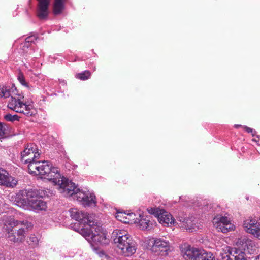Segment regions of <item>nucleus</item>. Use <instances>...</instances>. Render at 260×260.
Wrapping results in <instances>:
<instances>
[{"mask_svg": "<svg viewBox=\"0 0 260 260\" xmlns=\"http://www.w3.org/2000/svg\"><path fill=\"white\" fill-rule=\"evenodd\" d=\"M29 173L38 175L41 179H47L57 186L63 187L68 179L62 176L59 169L48 161H36L28 165Z\"/></svg>", "mask_w": 260, "mask_h": 260, "instance_id": "nucleus-1", "label": "nucleus"}, {"mask_svg": "<svg viewBox=\"0 0 260 260\" xmlns=\"http://www.w3.org/2000/svg\"><path fill=\"white\" fill-rule=\"evenodd\" d=\"M60 192L64 197L77 200L85 207H94L96 205V197L93 193L77 188L75 183L69 179L63 187H60Z\"/></svg>", "mask_w": 260, "mask_h": 260, "instance_id": "nucleus-2", "label": "nucleus"}, {"mask_svg": "<svg viewBox=\"0 0 260 260\" xmlns=\"http://www.w3.org/2000/svg\"><path fill=\"white\" fill-rule=\"evenodd\" d=\"M80 234L88 241L95 251H98V249L94 245H106L110 242L107 233L95 221L80 229Z\"/></svg>", "mask_w": 260, "mask_h": 260, "instance_id": "nucleus-3", "label": "nucleus"}, {"mask_svg": "<svg viewBox=\"0 0 260 260\" xmlns=\"http://www.w3.org/2000/svg\"><path fill=\"white\" fill-rule=\"evenodd\" d=\"M112 238L119 252L124 256H131L136 252V243L126 231L116 229L112 232Z\"/></svg>", "mask_w": 260, "mask_h": 260, "instance_id": "nucleus-4", "label": "nucleus"}, {"mask_svg": "<svg viewBox=\"0 0 260 260\" xmlns=\"http://www.w3.org/2000/svg\"><path fill=\"white\" fill-rule=\"evenodd\" d=\"M7 106L11 110L27 116H31L35 114L33 105L24 102V96L17 94L9 100Z\"/></svg>", "mask_w": 260, "mask_h": 260, "instance_id": "nucleus-5", "label": "nucleus"}, {"mask_svg": "<svg viewBox=\"0 0 260 260\" xmlns=\"http://www.w3.org/2000/svg\"><path fill=\"white\" fill-rule=\"evenodd\" d=\"M70 213L71 217L73 219L80 221V223H76L71 225V228L79 233H80V230L82 228H85L87 224H92L95 221V216L93 214H87L76 208L71 209Z\"/></svg>", "mask_w": 260, "mask_h": 260, "instance_id": "nucleus-6", "label": "nucleus"}, {"mask_svg": "<svg viewBox=\"0 0 260 260\" xmlns=\"http://www.w3.org/2000/svg\"><path fill=\"white\" fill-rule=\"evenodd\" d=\"M3 222L5 226H10V228L20 225L17 233V236L20 237V240H23L25 237L27 230L31 227V223L27 221H19L15 220L13 217L8 216L7 215L3 216Z\"/></svg>", "mask_w": 260, "mask_h": 260, "instance_id": "nucleus-7", "label": "nucleus"}, {"mask_svg": "<svg viewBox=\"0 0 260 260\" xmlns=\"http://www.w3.org/2000/svg\"><path fill=\"white\" fill-rule=\"evenodd\" d=\"M33 194L31 191L28 190L27 192V205L29 209L36 212L45 211L47 208L46 202Z\"/></svg>", "mask_w": 260, "mask_h": 260, "instance_id": "nucleus-8", "label": "nucleus"}, {"mask_svg": "<svg viewBox=\"0 0 260 260\" xmlns=\"http://www.w3.org/2000/svg\"><path fill=\"white\" fill-rule=\"evenodd\" d=\"M206 251L200 248L187 245L181 250V253L185 260H201Z\"/></svg>", "mask_w": 260, "mask_h": 260, "instance_id": "nucleus-9", "label": "nucleus"}, {"mask_svg": "<svg viewBox=\"0 0 260 260\" xmlns=\"http://www.w3.org/2000/svg\"><path fill=\"white\" fill-rule=\"evenodd\" d=\"M212 222L214 227L218 231L222 233H226L234 229V225L226 217L217 215L213 218Z\"/></svg>", "mask_w": 260, "mask_h": 260, "instance_id": "nucleus-10", "label": "nucleus"}, {"mask_svg": "<svg viewBox=\"0 0 260 260\" xmlns=\"http://www.w3.org/2000/svg\"><path fill=\"white\" fill-rule=\"evenodd\" d=\"M40 156L36 145L35 144H29L21 152V160L28 165L31 162L36 161V159Z\"/></svg>", "mask_w": 260, "mask_h": 260, "instance_id": "nucleus-11", "label": "nucleus"}, {"mask_svg": "<svg viewBox=\"0 0 260 260\" xmlns=\"http://www.w3.org/2000/svg\"><path fill=\"white\" fill-rule=\"evenodd\" d=\"M244 230L260 240V225L255 218L248 217L243 222Z\"/></svg>", "mask_w": 260, "mask_h": 260, "instance_id": "nucleus-12", "label": "nucleus"}, {"mask_svg": "<svg viewBox=\"0 0 260 260\" xmlns=\"http://www.w3.org/2000/svg\"><path fill=\"white\" fill-rule=\"evenodd\" d=\"M151 250L156 254L166 255L169 250V243L162 238H155Z\"/></svg>", "mask_w": 260, "mask_h": 260, "instance_id": "nucleus-13", "label": "nucleus"}, {"mask_svg": "<svg viewBox=\"0 0 260 260\" xmlns=\"http://www.w3.org/2000/svg\"><path fill=\"white\" fill-rule=\"evenodd\" d=\"M36 10L37 16L41 20L46 19L48 17L49 9V7L51 0H37Z\"/></svg>", "mask_w": 260, "mask_h": 260, "instance_id": "nucleus-14", "label": "nucleus"}, {"mask_svg": "<svg viewBox=\"0 0 260 260\" xmlns=\"http://www.w3.org/2000/svg\"><path fill=\"white\" fill-rule=\"evenodd\" d=\"M17 183V181L14 177L10 176L6 170L0 168V185L13 187Z\"/></svg>", "mask_w": 260, "mask_h": 260, "instance_id": "nucleus-15", "label": "nucleus"}, {"mask_svg": "<svg viewBox=\"0 0 260 260\" xmlns=\"http://www.w3.org/2000/svg\"><path fill=\"white\" fill-rule=\"evenodd\" d=\"M179 221L180 226L189 232L196 231L200 228L199 225H197L195 218H182L179 219Z\"/></svg>", "mask_w": 260, "mask_h": 260, "instance_id": "nucleus-16", "label": "nucleus"}, {"mask_svg": "<svg viewBox=\"0 0 260 260\" xmlns=\"http://www.w3.org/2000/svg\"><path fill=\"white\" fill-rule=\"evenodd\" d=\"M242 248L245 252L251 254L256 251L257 246L255 242L249 239L244 238L242 239Z\"/></svg>", "mask_w": 260, "mask_h": 260, "instance_id": "nucleus-17", "label": "nucleus"}, {"mask_svg": "<svg viewBox=\"0 0 260 260\" xmlns=\"http://www.w3.org/2000/svg\"><path fill=\"white\" fill-rule=\"evenodd\" d=\"M0 97L7 98L11 96L17 95V91L16 88L14 86H3L0 88Z\"/></svg>", "mask_w": 260, "mask_h": 260, "instance_id": "nucleus-18", "label": "nucleus"}, {"mask_svg": "<svg viewBox=\"0 0 260 260\" xmlns=\"http://www.w3.org/2000/svg\"><path fill=\"white\" fill-rule=\"evenodd\" d=\"M158 220L160 223L164 224L169 226L170 225H174L175 220L172 216L164 210H161L160 214L158 215Z\"/></svg>", "mask_w": 260, "mask_h": 260, "instance_id": "nucleus-19", "label": "nucleus"}, {"mask_svg": "<svg viewBox=\"0 0 260 260\" xmlns=\"http://www.w3.org/2000/svg\"><path fill=\"white\" fill-rule=\"evenodd\" d=\"M238 253L237 249H231L229 247L226 246L222 249V251L220 252L219 256L222 260H232V257H233V255Z\"/></svg>", "mask_w": 260, "mask_h": 260, "instance_id": "nucleus-20", "label": "nucleus"}, {"mask_svg": "<svg viewBox=\"0 0 260 260\" xmlns=\"http://www.w3.org/2000/svg\"><path fill=\"white\" fill-rule=\"evenodd\" d=\"M67 0H54L53 5V13L54 15L60 14L64 8V3Z\"/></svg>", "mask_w": 260, "mask_h": 260, "instance_id": "nucleus-21", "label": "nucleus"}, {"mask_svg": "<svg viewBox=\"0 0 260 260\" xmlns=\"http://www.w3.org/2000/svg\"><path fill=\"white\" fill-rule=\"evenodd\" d=\"M138 223L140 228L143 230H149L153 226V221H150L148 217L144 218L141 215V218H139Z\"/></svg>", "mask_w": 260, "mask_h": 260, "instance_id": "nucleus-22", "label": "nucleus"}, {"mask_svg": "<svg viewBox=\"0 0 260 260\" xmlns=\"http://www.w3.org/2000/svg\"><path fill=\"white\" fill-rule=\"evenodd\" d=\"M127 223H138L139 219L141 218V214L136 215L134 213H127Z\"/></svg>", "mask_w": 260, "mask_h": 260, "instance_id": "nucleus-23", "label": "nucleus"}, {"mask_svg": "<svg viewBox=\"0 0 260 260\" xmlns=\"http://www.w3.org/2000/svg\"><path fill=\"white\" fill-rule=\"evenodd\" d=\"M39 239L38 237L35 235H31L27 240L28 244L31 247H35L38 245Z\"/></svg>", "mask_w": 260, "mask_h": 260, "instance_id": "nucleus-24", "label": "nucleus"}, {"mask_svg": "<svg viewBox=\"0 0 260 260\" xmlns=\"http://www.w3.org/2000/svg\"><path fill=\"white\" fill-rule=\"evenodd\" d=\"M91 73L89 71H85L76 75V77L81 80H85L89 79Z\"/></svg>", "mask_w": 260, "mask_h": 260, "instance_id": "nucleus-25", "label": "nucleus"}, {"mask_svg": "<svg viewBox=\"0 0 260 260\" xmlns=\"http://www.w3.org/2000/svg\"><path fill=\"white\" fill-rule=\"evenodd\" d=\"M127 213L125 212H118L116 215V218L118 220L124 223H127Z\"/></svg>", "mask_w": 260, "mask_h": 260, "instance_id": "nucleus-26", "label": "nucleus"}, {"mask_svg": "<svg viewBox=\"0 0 260 260\" xmlns=\"http://www.w3.org/2000/svg\"><path fill=\"white\" fill-rule=\"evenodd\" d=\"M147 210L150 214L154 215L155 216L158 217V215L160 214L162 209L156 207H149Z\"/></svg>", "mask_w": 260, "mask_h": 260, "instance_id": "nucleus-27", "label": "nucleus"}, {"mask_svg": "<svg viewBox=\"0 0 260 260\" xmlns=\"http://www.w3.org/2000/svg\"><path fill=\"white\" fill-rule=\"evenodd\" d=\"M5 118L8 121L14 122L15 121H19L20 117L16 114L13 115L9 114L5 116Z\"/></svg>", "mask_w": 260, "mask_h": 260, "instance_id": "nucleus-28", "label": "nucleus"}, {"mask_svg": "<svg viewBox=\"0 0 260 260\" xmlns=\"http://www.w3.org/2000/svg\"><path fill=\"white\" fill-rule=\"evenodd\" d=\"M238 253H235L233 255L234 260H246L245 258V252L238 249Z\"/></svg>", "mask_w": 260, "mask_h": 260, "instance_id": "nucleus-29", "label": "nucleus"}, {"mask_svg": "<svg viewBox=\"0 0 260 260\" xmlns=\"http://www.w3.org/2000/svg\"><path fill=\"white\" fill-rule=\"evenodd\" d=\"M18 80L22 85L29 88L28 84L25 81V78L22 73H19L18 76Z\"/></svg>", "mask_w": 260, "mask_h": 260, "instance_id": "nucleus-30", "label": "nucleus"}, {"mask_svg": "<svg viewBox=\"0 0 260 260\" xmlns=\"http://www.w3.org/2000/svg\"><path fill=\"white\" fill-rule=\"evenodd\" d=\"M37 40V37L35 36H30L25 39V42L24 46L28 47V44L29 43H33Z\"/></svg>", "mask_w": 260, "mask_h": 260, "instance_id": "nucleus-31", "label": "nucleus"}, {"mask_svg": "<svg viewBox=\"0 0 260 260\" xmlns=\"http://www.w3.org/2000/svg\"><path fill=\"white\" fill-rule=\"evenodd\" d=\"M201 260H215V259L211 252L206 251Z\"/></svg>", "mask_w": 260, "mask_h": 260, "instance_id": "nucleus-32", "label": "nucleus"}, {"mask_svg": "<svg viewBox=\"0 0 260 260\" xmlns=\"http://www.w3.org/2000/svg\"><path fill=\"white\" fill-rule=\"evenodd\" d=\"M243 128L247 133H251L253 136L256 134V131L252 128L248 127L246 126H244Z\"/></svg>", "mask_w": 260, "mask_h": 260, "instance_id": "nucleus-33", "label": "nucleus"}, {"mask_svg": "<svg viewBox=\"0 0 260 260\" xmlns=\"http://www.w3.org/2000/svg\"><path fill=\"white\" fill-rule=\"evenodd\" d=\"M5 128L3 125L0 123V139L3 138L5 136Z\"/></svg>", "mask_w": 260, "mask_h": 260, "instance_id": "nucleus-34", "label": "nucleus"}, {"mask_svg": "<svg viewBox=\"0 0 260 260\" xmlns=\"http://www.w3.org/2000/svg\"><path fill=\"white\" fill-rule=\"evenodd\" d=\"M97 253L99 254V256H100V257H102V256H106L105 253H104V251H100L99 252H97Z\"/></svg>", "mask_w": 260, "mask_h": 260, "instance_id": "nucleus-35", "label": "nucleus"}, {"mask_svg": "<svg viewBox=\"0 0 260 260\" xmlns=\"http://www.w3.org/2000/svg\"><path fill=\"white\" fill-rule=\"evenodd\" d=\"M241 126H242L241 125H235V127L236 128H238V127H241Z\"/></svg>", "mask_w": 260, "mask_h": 260, "instance_id": "nucleus-36", "label": "nucleus"}, {"mask_svg": "<svg viewBox=\"0 0 260 260\" xmlns=\"http://www.w3.org/2000/svg\"><path fill=\"white\" fill-rule=\"evenodd\" d=\"M255 260H260V255H258Z\"/></svg>", "mask_w": 260, "mask_h": 260, "instance_id": "nucleus-37", "label": "nucleus"}]
</instances>
